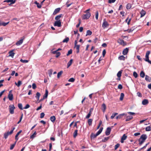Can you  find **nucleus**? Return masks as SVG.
<instances>
[{
  "mask_svg": "<svg viewBox=\"0 0 151 151\" xmlns=\"http://www.w3.org/2000/svg\"><path fill=\"white\" fill-rule=\"evenodd\" d=\"M147 138V136L146 134H143L138 139L139 145L140 146L142 145L144 142Z\"/></svg>",
  "mask_w": 151,
  "mask_h": 151,
  "instance_id": "nucleus-1",
  "label": "nucleus"
},
{
  "mask_svg": "<svg viewBox=\"0 0 151 151\" xmlns=\"http://www.w3.org/2000/svg\"><path fill=\"white\" fill-rule=\"evenodd\" d=\"M86 13V14H83L82 16V18L83 19H88L91 16V14L90 12H87Z\"/></svg>",
  "mask_w": 151,
  "mask_h": 151,
  "instance_id": "nucleus-2",
  "label": "nucleus"
},
{
  "mask_svg": "<svg viewBox=\"0 0 151 151\" xmlns=\"http://www.w3.org/2000/svg\"><path fill=\"white\" fill-rule=\"evenodd\" d=\"M15 109V107L14 105H11L9 106V111L11 114H13L14 113V109Z\"/></svg>",
  "mask_w": 151,
  "mask_h": 151,
  "instance_id": "nucleus-3",
  "label": "nucleus"
},
{
  "mask_svg": "<svg viewBox=\"0 0 151 151\" xmlns=\"http://www.w3.org/2000/svg\"><path fill=\"white\" fill-rule=\"evenodd\" d=\"M54 25L55 26H58V27H60L61 26V22L60 20L56 21L54 23Z\"/></svg>",
  "mask_w": 151,
  "mask_h": 151,
  "instance_id": "nucleus-4",
  "label": "nucleus"
},
{
  "mask_svg": "<svg viewBox=\"0 0 151 151\" xmlns=\"http://www.w3.org/2000/svg\"><path fill=\"white\" fill-rule=\"evenodd\" d=\"M118 42L121 45L124 46L126 45V43L124 42L123 40L121 39H119L118 40Z\"/></svg>",
  "mask_w": 151,
  "mask_h": 151,
  "instance_id": "nucleus-5",
  "label": "nucleus"
},
{
  "mask_svg": "<svg viewBox=\"0 0 151 151\" xmlns=\"http://www.w3.org/2000/svg\"><path fill=\"white\" fill-rule=\"evenodd\" d=\"M24 37L22 39L20 40L19 41H18L16 42V45L17 46H19L21 45L23 42V40H24Z\"/></svg>",
  "mask_w": 151,
  "mask_h": 151,
  "instance_id": "nucleus-6",
  "label": "nucleus"
},
{
  "mask_svg": "<svg viewBox=\"0 0 151 151\" xmlns=\"http://www.w3.org/2000/svg\"><path fill=\"white\" fill-rule=\"evenodd\" d=\"M8 97L10 101L12 100L13 99V95L12 93L11 90L9 92Z\"/></svg>",
  "mask_w": 151,
  "mask_h": 151,
  "instance_id": "nucleus-7",
  "label": "nucleus"
},
{
  "mask_svg": "<svg viewBox=\"0 0 151 151\" xmlns=\"http://www.w3.org/2000/svg\"><path fill=\"white\" fill-rule=\"evenodd\" d=\"M109 26V24L107 22L105 19L104 20V22L102 24V27L105 28Z\"/></svg>",
  "mask_w": 151,
  "mask_h": 151,
  "instance_id": "nucleus-8",
  "label": "nucleus"
},
{
  "mask_svg": "<svg viewBox=\"0 0 151 151\" xmlns=\"http://www.w3.org/2000/svg\"><path fill=\"white\" fill-rule=\"evenodd\" d=\"M111 128L110 127H108L106 130L105 132L106 134V135H109L111 131Z\"/></svg>",
  "mask_w": 151,
  "mask_h": 151,
  "instance_id": "nucleus-9",
  "label": "nucleus"
},
{
  "mask_svg": "<svg viewBox=\"0 0 151 151\" xmlns=\"http://www.w3.org/2000/svg\"><path fill=\"white\" fill-rule=\"evenodd\" d=\"M148 103V101L147 99H144L142 101V104L144 105H147Z\"/></svg>",
  "mask_w": 151,
  "mask_h": 151,
  "instance_id": "nucleus-10",
  "label": "nucleus"
},
{
  "mask_svg": "<svg viewBox=\"0 0 151 151\" xmlns=\"http://www.w3.org/2000/svg\"><path fill=\"white\" fill-rule=\"evenodd\" d=\"M127 137V136H126L125 135V134H123L121 138V142L122 143H123L124 141L126 139Z\"/></svg>",
  "mask_w": 151,
  "mask_h": 151,
  "instance_id": "nucleus-11",
  "label": "nucleus"
},
{
  "mask_svg": "<svg viewBox=\"0 0 151 151\" xmlns=\"http://www.w3.org/2000/svg\"><path fill=\"white\" fill-rule=\"evenodd\" d=\"M12 134V133H10V132H6L4 134V138L6 139L8 136Z\"/></svg>",
  "mask_w": 151,
  "mask_h": 151,
  "instance_id": "nucleus-12",
  "label": "nucleus"
},
{
  "mask_svg": "<svg viewBox=\"0 0 151 151\" xmlns=\"http://www.w3.org/2000/svg\"><path fill=\"white\" fill-rule=\"evenodd\" d=\"M129 49L127 48L124 49L123 51V54L124 55H125L127 54L128 52Z\"/></svg>",
  "mask_w": 151,
  "mask_h": 151,
  "instance_id": "nucleus-13",
  "label": "nucleus"
},
{
  "mask_svg": "<svg viewBox=\"0 0 151 151\" xmlns=\"http://www.w3.org/2000/svg\"><path fill=\"white\" fill-rule=\"evenodd\" d=\"M9 56L11 57L12 58H13L15 54V53L13 52V50L10 51L9 52Z\"/></svg>",
  "mask_w": 151,
  "mask_h": 151,
  "instance_id": "nucleus-14",
  "label": "nucleus"
},
{
  "mask_svg": "<svg viewBox=\"0 0 151 151\" xmlns=\"http://www.w3.org/2000/svg\"><path fill=\"white\" fill-rule=\"evenodd\" d=\"M60 8H58L55 9L53 13V14L54 15L56 14L60 11Z\"/></svg>",
  "mask_w": 151,
  "mask_h": 151,
  "instance_id": "nucleus-15",
  "label": "nucleus"
},
{
  "mask_svg": "<svg viewBox=\"0 0 151 151\" xmlns=\"http://www.w3.org/2000/svg\"><path fill=\"white\" fill-rule=\"evenodd\" d=\"M48 91L47 89H46L45 90V94L43 96V99H45L46 98H47V97L48 95Z\"/></svg>",
  "mask_w": 151,
  "mask_h": 151,
  "instance_id": "nucleus-16",
  "label": "nucleus"
},
{
  "mask_svg": "<svg viewBox=\"0 0 151 151\" xmlns=\"http://www.w3.org/2000/svg\"><path fill=\"white\" fill-rule=\"evenodd\" d=\"M22 132V130H21L19 131L16 134L15 137V139L16 140V141L18 139V136L19 134Z\"/></svg>",
  "mask_w": 151,
  "mask_h": 151,
  "instance_id": "nucleus-17",
  "label": "nucleus"
},
{
  "mask_svg": "<svg viewBox=\"0 0 151 151\" xmlns=\"http://www.w3.org/2000/svg\"><path fill=\"white\" fill-rule=\"evenodd\" d=\"M145 80L147 81L150 82L151 81V78L148 76L146 75L145 76Z\"/></svg>",
  "mask_w": 151,
  "mask_h": 151,
  "instance_id": "nucleus-18",
  "label": "nucleus"
},
{
  "mask_svg": "<svg viewBox=\"0 0 151 151\" xmlns=\"http://www.w3.org/2000/svg\"><path fill=\"white\" fill-rule=\"evenodd\" d=\"M146 14V12L143 9H142L140 12L141 17H142L145 16Z\"/></svg>",
  "mask_w": 151,
  "mask_h": 151,
  "instance_id": "nucleus-19",
  "label": "nucleus"
},
{
  "mask_svg": "<svg viewBox=\"0 0 151 151\" xmlns=\"http://www.w3.org/2000/svg\"><path fill=\"white\" fill-rule=\"evenodd\" d=\"M9 22H0V26H5L8 24Z\"/></svg>",
  "mask_w": 151,
  "mask_h": 151,
  "instance_id": "nucleus-20",
  "label": "nucleus"
},
{
  "mask_svg": "<svg viewBox=\"0 0 151 151\" xmlns=\"http://www.w3.org/2000/svg\"><path fill=\"white\" fill-rule=\"evenodd\" d=\"M103 129V128L101 127L99 129V130L96 133V136H98V135H99L102 132Z\"/></svg>",
  "mask_w": 151,
  "mask_h": 151,
  "instance_id": "nucleus-21",
  "label": "nucleus"
},
{
  "mask_svg": "<svg viewBox=\"0 0 151 151\" xmlns=\"http://www.w3.org/2000/svg\"><path fill=\"white\" fill-rule=\"evenodd\" d=\"M50 120L52 122H54L55 120V116H52L50 117Z\"/></svg>",
  "mask_w": 151,
  "mask_h": 151,
  "instance_id": "nucleus-22",
  "label": "nucleus"
},
{
  "mask_svg": "<svg viewBox=\"0 0 151 151\" xmlns=\"http://www.w3.org/2000/svg\"><path fill=\"white\" fill-rule=\"evenodd\" d=\"M124 115H125L126 116L127 115V114H125L124 113H123V114H119V115L117 116H116V119H118L121 118L122 116H124Z\"/></svg>",
  "mask_w": 151,
  "mask_h": 151,
  "instance_id": "nucleus-23",
  "label": "nucleus"
},
{
  "mask_svg": "<svg viewBox=\"0 0 151 151\" xmlns=\"http://www.w3.org/2000/svg\"><path fill=\"white\" fill-rule=\"evenodd\" d=\"M62 16V14H60L58 15L55 18V19L57 21H58L59 19Z\"/></svg>",
  "mask_w": 151,
  "mask_h": 151,
  "instance_id": "nucleus-24",
  "label": "nucleus"
},
{
  "mask_svg": "<svg viewBox=\"0 0 151 151\" xmlns=\"http://www.w3.org/2000/svg\"><path fill=\"white\" fill-rule=\"evenodd\" d=\"M133 117L132 116H127V118L126 119V121H129L133 118Z\"/></svg>",
  "mask_w": 151,
  "mask_h": 151,
  "instance_id": "nucleus-25",
  "label": "nucleus"
},
{
  "mask_svg": "<svg viewBox=\"0 0 151 151\" xmlns=\"http://www.w3.org/2000/svg\"><path fill=\"white\" fill-rule=\"evenodd\" d=\"M34 3L36 4L37 7L38 8H40L42 6V5L40 4L39 3H38L37 1L35 2Z\"/></svg>",
  "mask_w": 151,
  "mask_h": 151,
  "instance_id": "nucleus-26",
  "label": "nucleus"
},
{
  "mask_svg": "<svg viewBox=\"0 0 151 151\" xmlns=\"http://www.w3.org/2000/svg\"><path fill=\"white\" fill-rule=\"evenodd\" d=\"M36 134L37 133L36 131H35L34 133L30 136V138L32 139H34L35 137Z\"/></svg>",
  "mask_w": 151,
  "mask_h": 151,
  "instance_id": "nucleus-27",
  "label": "nucleus"
},
{
  "mask_svg": "<svg viewBox=\"0 0 151 151\" xmlns=\"http://www.w3.org/2000/svg\"><path fill=\"white\" fill-rule=\"evenodd\" d=\"M73 61V60L71 59L70 61L67 63V68H68L71 65Z\"/></svg>",
  "mask_w": 151,
  "mask_h": 151,
  "instance_id": "nucleus-28",
  "label": "nucleus"
},
{
  "mask_svg": "<svg viewBox=\"0 0 151 151\" xmlns=\"http://www.w3.org/2000/svg\"><path fill=\"white\" fill-rule=\"evenodd\" d=\"M75 47L76 48V49L77 50V53H78L79 52V48L80 47V45H75Z\"/></svg>",
  "mask_w": 151,
  "mask_h": 151,
  "instance_id": "nucleus-29",
  "label": "nucleus"
},
{
  "mask_svg": "<svg viewBox=\"0 0 151 151\" xmlns=\"http://www.w3.org/2000/svg\"><path fill=\"white\" fill-rule=\"evenodd\" d=\"M8 3L11 2V3L9 4V5L12 4H14L15 2V0H8Z\"/></svg>",
  "mask_w": 151,
  "mask_h": 151,
  "instance_id": "nucleus-30",
  "label": "nucleus"
},
{
  "mask_svg": "<svg viewBox=\"0 0 151 151\" xmlns=\"http://www.w3.org/2000/svg\"><path fill=\"white\" fill-rule=\"evenodd\" d=\"M93 119H90L88 120V123L89 125L91 126L92 125Z\"/></svg>",
  "mask_w": 151,
  "mask_h": 151,
  "instance_id": "nucleus-31",
  "label": "nucleus"
},
{
  "mask_svg": "<svg viewBox=\"0 0 151 151\" xmlns=\"http://www.w3.org/2000/svg\"><path fill=\"white\" fill-rule=\"evenodd\" d=\"M124 96V94L123 93H121L120 94V100L122 101L123 100V98Z\"/></svg>",
  "mask_w": 151,
  "mask_h": 151,
  "instance_id": "nucleus-32",
  "label": "nucleus"
},
{
  "mask_svg": "<svg viewBox=\"0 0 151 151\" xmlns=\"http://www.w3.org/2000/svg\"><path fill=\"white\" fill-rule=\"evenodd\" d=\"M78 130L77 129L73 133V137L74 138H76L77 135Z\"/></svg>",
  "mask_w": 151,
  "mask_h": 151,
  "instance_id": "nucleus-33",
  "label": "nucleus"
},
{
  "mask_svg": "<svg viewBox=\"0 0 151 151\" xmlns=\"http://www.w3.org/2000/svg\"><path fill=\"white\" fill-rule=\"evenodd\" d=\"M92 34V32L91 31L88 30L86 32V36L90 35Z\"/></svg>",
  "mask_w": 151,
  "mask_h": 151,
  "instance_id": "nucleus-34",
  "label": "nucleus"
},
{
  "mask_svg": "<svg viewBox=\"0 0 151 151\" xmlns=\"http://www.w3.org/2000/svg\"><path fill=\"white\" fill-rule=\"evenodd\" d=\"M140 76L142 78H144L145 76V73L144 72L142 71L140 73Z\"/></svg>",
  "mask_w": 151,
  "mask_h": 151,
  "instance_id": "nucleus-35",
  "label": "nucleus"
},
{
  "mask_svg": "<svg viewBox=\"0 0 151 151\" xmlns=\"http://www.w3.org/2000/svg\"><path fill=\"white\" fill-rule=\"evenodd\" d=\"M122 72L121 71H120L118 72L117 74V76L119 78L121 77L122 75Z\"/></svg>",
  "mask_w": 151,
  "mask_h": 151,
  "instance_id": "nucleus-36",
  "label": "nucleus"
},
{
  "mask_svg": "<svg viewBox=\"0 0 151 151\" xmlns=\"http://www.w3.org/2000/svg\"><path fill=\"white\" fill-rule=\"evenodd\" d=\"M40 96V93L38 92L37 93L35 97L37 98L38 100L39 99Z\"/></svg>",
  "mask_w": 151,
  "mask_h": 151,
  "instance_id": "nucleus-37",
  "label": "nucleus"
},
{
  "mask_svg": "<svg viewBox=\"0 0 151 151\" xmlns=\"http://www.w3.org/2000/svg\"><path fill=\"white\" fill-rule=\"evenodd\" d=\"M125 57L123 55H121L119 57V59L121 60H124Z\"/></svg>",
  "mask_w": 151,
  "mask_h": 151,
  "instance_id": "nucleus-38",
  "label": "nucleus"
},
{
  "mask_svg": "<svg viewBox=\"0 0 151 151\" xmlns=\"http://www.w3.org/2000/svg\"><path fill=\"white\" fill-rule=\"evenodd\" d=\"M63 73V71H61L60 72H58L57 74V77L58 78H59L60 76Z\"/></svg>",
  "mask_w": 151,
  "mask_h": 151,
  "instance_id": "nucleus-39",
  "label": "nucleus"
},
{
  "mask_svg": "<svg viewBox=\"0 0 151 151\" xmlns=\"http://www.w3.org/2000/svg\"><path fill=\"white\" fill-rule=\"evenodd\" d=\"M109 138V137H106L104 138V139L102 140V142H105L106 141L108 140Z\"/></svg>",
  "mask_w": 151,
  "mask_h": 151,
  "instance_id": "nucleus-40",
  "label": "nucleus"
},
{
  "mask_svg": "<svg viewBox=\"0 0 151 151\" xmlns=\"http://www.w3.org/2000/svg\"><path fill=\"white\" fill-rule=\"evenodd\" d=\"M69 2V0H68L66 2V6L67 7H69V6H70L72 4H73L72 3H71L70 4H68V3Z\"/></svg>",
  "mask_w": 151,
  "mask_h": 151,
  "instance_id": "nucleus-41",
  "label": "nucleus"
},
{
  "mask_svg": "<svg viewBox=\"0 0 151 151\" xmlns=\"http://www.w3.org/2000/svg\"><path fill=\"white\" fill-rule=\"evenodd\" d=\"M145 130L146 131H149L151 130V127L150 126L146 127L145 128Z\"/></svg>",
  "mask_w": 151,
  "mask_h": 151,
  "instance_id": "nucleus-42",
  "label": "nucleus"
},
{
  "mask_svg": "<svg viewBox=\"0 0 151 151\" xmlns=\"http://www.w3.org/2000/svg\"><path fill=\"white\" fill-rule=\"evenodd\" d=\"M117 114H118L117 113H113L112 114V116L111 117V119H113L114 117Z\"/></svg>",
  "mask_w": 151,
  "mask_h": 151,
  "instance_id": "nucleus-43",
  "label": "nucleus"
},
{
  "mask_svg": "<svg viewBox=\"0 0 151 151\" xmlns=\"http://www.w3.org/2000/svg\"><path fill=\"white\" fill-rule=\"evenodd\" d=\"M20 61L22 63H27L29 61L27 60H23L22 59H21L20 60Z\"/></svg>",
  "mask_w": 151,
  "mask_h": 151,
  "instance_id": "nucleus-44",
  "label": "nucleus"
},
{
  "mask_svg": "<svg viewBox=\"0 0 151 151\" xmlns=\"http://www.w3.org/2000/svg\"><path fill=\"white\" fill-rule=\"evenodd\" d=\"M52 69H50L48 71V74L50 77H51V76L52 74Z\"/></svg>",
  "mask_w": 151,
  "mask_h": 151,
  "instance_id": "nucleus-45",
  "label": "nucleus"
},
{
  "mask_svg": "<svg viewBox=\"0 0 151 151\" xmlns=\"http://www.w3.org/2000/svg\"><path fill=\"white\" fill-rule=\"evenodd\" d=\"M18 106L20 109L21 110H22L23 109V108H22V105L21 104H18Z\"/></svg>",
  "mask_w": 151,
  "mask_h": 151,
  "instance_id": "nucleus-46",
  "label": "nucleus"
},
{
  "mask_svg": "<svg viewBox=\"0 0 151 151\" xmlns=\"http://www.w3.org/2000/svg\"><path fill=\"white\" fill-rule=\"evenodd\" d=\"M69 40L68 37H66L65 39L63 40V42H67Z\"/></svg>",
  "mask_w": 151,
  "mask_h": 151,
  "instance_id": "nucleus-47",
  "label": "nucleus"
},
{
  "mask_svg": "<svg viewBox=\"0 0 151 151\" xmlns=\"http://www.w3.org/2000/svg\"><path fill=\"white\" fill-rule=\"evenodd\" d=\"M102 108L103 109V112H104V111H105V110L106 109V105L104 104H102Z\"/></svg>",
  "mask_w": 151,
  "mask_h": 151,
  "instance_id": "nucleus-48",
  "label": "nucleus"
},
{
  "mask_svg": "<svg viewBox=\"0 0 151 151\" xmlns=\"http://www.w3.org/2000/svg\"><path fill=\"white\" fill-rule=\"evenodd\" d=\"M22 84V82L21 81H19L17 83V86L18 87H19Z\"/></svg>",
  "mask_w": 151,
  "mask_h": 151,
  "instance_id": "nucleus-49",
  "label": "nucleus"
},
{
  "mask_svg": "<svg viewBox=\"0 0 151 151\" xmlns=\"http://www.w3.org/2000/svg\"><path fill=\"white\" fill-rule=\"evenodd\" d=\"M133 76L135 78H137L138 76V75L137 73L135 72L134 71L133 73Z\"/></svg>",
  "mask_w": 151,
  "mask_h": 151,
  "instance_id": "nucleus-50",
  "label": "nucleus"
},
{
  "mask_svg": "<svg viewBox=\"0 0 151 151\" xmlns=\"http://www.w3.org/2000/svg\"><path fill=\"white\" fill-rule=\"evenodd\" d=\"M75 79L73 78H70L68 80V81L70 82H73L75 81Z\"/></svg>",
  "mask_w": 151,
  "mask_h": 151,
  "instance_id": "nucleus-51",
  "label": "nucleus"
},
{
  "mask_svg": "<svg viewBox=\"0 0 151 151\" xmlns=\"http://www.w3.org/2000/svg\"><path fill=\"white\" fill-rule=\"evenodd\" d=\"M16 142H15V143H14V144H13L12 145H11V147H10V149L12 150L13 148H14L15 145V144L16 143Z\"/></svg>",
  "mask_w": 151,
  "mask_h": 151,
  "instance_id": "nucleus-52",
  "label": "nucleus"
},
{
  "mask_svg": "<svg viewBox=\"0 0 151 151\" xmlns=\"http://www.w3.org/2000/svg\"><path fill=\"white\" fill-rule=\"evenodd\" d=\"M72 49H70V50H69L68 52V53L67 54V55L68 56L69 55H70L72 53Z\"/></svg>",
  "mask_w": 151,
  "mask_h": 151,
  "instance_id": "nucleus-53",
  "label": "nucleus"
},
{
  "mask_svg": "<svg viewBox=\"0 0 151 151\" xmlns=\"http://www.w3.org/2000/svg\"><path fill=\"white\" fill-rule=\"evenodd\" d=\"M150 51H147L145 57H149V55L150 54Z\"/></svg>",
  "mask_w": 151,
  "mask_h": 151,
  "instance_id": "nucleus-54",
  "label": "nucleus"
},
{
  "mask_svg": "<svg viewBox=\"0 0 151 151\" xmlns=\"http://www.w3.org/2000/svg\"><path fill=\"white\" fill-rule=\"evenodd\" d=\"M98 16H99L98 12V11H96V13L95 17H96V19L97 20L98 19Z\"/></svg>",
  "mask_w": 151,
  "mask_h": 151,
  "instance_id": "nucleus-55",
  "label": "nucleus"
},
{
  "mask_svg": "<svg viewBox=\"0 0 151 151\" xmlns=\"http://www.w3.org/2000/svg\"><path fill=\"white\" fill-rule=\"evenodd\" d=\"M119 145H120V144H117L115 145V147H114L115 150H116V149H117V148L119 147Z\"/></svg>",
  "mask_w": 151,
  "mask_h": 151,
  "instance_id": "nucleus-56",
  "label": "nucleus"
},
{
  "mask_svg": "<svg viewBox=\"0 0 151 151\" xmlns=\"http://www.w3.org/2000/svg\"><path fill=\"white\" fill-rule=\"evenodd\" d=\"M123 88L122 85L121 84H119L118 86V88L120 89H122Z\"/></svg>",
  "mask_w": 151,
  "mask_h": 151,
  "instance_id": "nucleus-57",
  "label": "nucleus"
},
{
  "mask_svg": "<svg viewBox=\"0 0 151 151\" xmlns=\"http://www.w3.org/2000/svg\"><path fill=\"white\" fill-rule=\"evenodd\" d=\"M44 116H45V114L44 113L42 112V113H41L40 114V118H43Z\"/></svg>",
  "mask_w": 151,
  "mask_h": 151,
  "instance_id": "nucleus-58",
  "label": "nucleus"
},
{
  "mask_svg": "<svg viewBox=\"0 0 151 151\" xmlns=\"http://www.w3.org/2000/svg\"><path fill=\"white\" fill-rule=\"evenodd\" d=\"M29 107H30L29 105L28 104H27L26 105V106L23 108V109H27L28 108H29Z\"/></svg>",
  "mask_w": 151,
  "mask_h": 151,
  "instance_id": "nucleus-59",
  "label": "nucleus"
},
{
  "mask_svg": "<svg viewBox=\"0 0 151 151\" xmlns=\"http://www.w3.org/2000/svg\"><path fill=\"white\" fill-rule=\"evenodd\" d=\"M102 123V121H101V120L100 121V122H99V124L98 126L97 127V129H99V127H100L101 124Z\"/></svg>",
  "mask_w": 151,
  "mask_h": 151,
  "instance_id": "nucleus-60",
  "label": "nucleus"
},
{
  "mask_svg": "<svg viewBox=\"0 0 151 151\" xmlns=\"http://www.w3.org/2000/svg\"><path fill=\"white\" fill-rule=\"evenodd\" d=\"M32 87L33 89H35L36 88V86L35 84L33 83L32 84Z\"/></svg>",
  "mask_w": 151,
  "mask_h": 151,
  "instance_id": "nucleus-61",
  "label": "nucleus"
},
{
  "mask_svg": "<svg viewBox=\"0 0 151 151\" xmlns=\"http://www.w3.org/2000/svg\"><path fill=\"white\" fill-rule=\"evenodd\" d=\"M60 52H57V53L56 54V57L58 58L59 56H60Z\"/></svg>",
  "mask_w": 151,
  "mask_h": 151,
  "instance_id": "nucleus-62",
  "label": "nucleus"
},
{
  "mask_svg": "<svg viewBox=\"0 0 151 151\" xmlns=\"http://www.w3.org/2000/svg\"><path fill=\"white\" fill-rule=\"evenodd\" d=\"M91 115V114H90V113H88L87 114V115L86 116V118H85L86 119H88V118H89L90 117Z\"/></svg>",
  "mask_w": 151,
  "mask_h": 151,
  "instance_id": "nucleus-63",
  "label": "nucleus"
},
{
  "mask_svg": "<svg viewBox=\"0 0 151 151\" xmlns=\"http://www.w3.org/2000/svg\"><path fill=\"white\" fill-rule=\"evenodd\" d=\"M131 6L130 5V4H128L127 6V9H129L131 8Z\"/></svg>",
  "mask_w": 151,
  "mask_h": 151,
  "instance_id": "nucleus-64",
  "label": "nucleus"
}]
</instances>
